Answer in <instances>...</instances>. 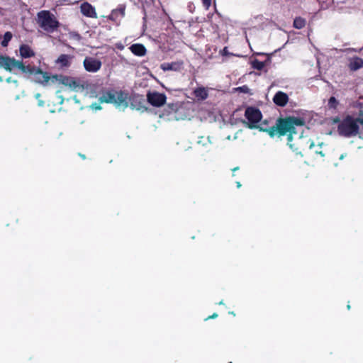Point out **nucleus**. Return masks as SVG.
Returning a JSON list of instances; mask_svg holds the SVG:
<instances>
[{"instance_id":"obj_1","label":"nucleus","mask_w":363,"mask_h":363,"mask_svg":"<svg viewBox=\"0 0 363 363\" xmlns=\"http://www.w3.org/2000/svg\"><path fill=\"white\" fill-rule=\"evenodd\" d=\"M245 117L247 122L244 121L243 123H245L250 129L257 128L260 131L267 133L271 138L276 135L281 137L287 135L289 147L294 150H298L294 148V144H292L291 141L293 135L297 134L296 128L305 125L306 122L303 118L296 116L280 117L277 118L276 124L271 127H264L263 124L258 125L257 123L261 121L262 114L259 109L252 106H249L245 109Z\"/></svg>"},{"instance_id":"obj_2","label":"nucleus","mask_w":363,"mask_h":363,"mask_svg":"<svg viewBox=\"0 0 363 363\" xmlns=\"http://www.w3.org/2000/svg\"><path fill=\"white\" fill-rule=\"evenodd\" d=\"M360 118H354L351 115H347L342 121L339 118L334 119L337 125V133L340 136L351 138L359 134V121Z\"/></svg>"},{"instance_id":"obj_3","label":"nucleus","mask_w":363,"mask_h":363,"mask_svg":"<svg viewBox=\"0 0 363 363\" xmlns=\"http://www.w3.org/2000/svg\"><path fill=\"white\" fill-rule=\"evenodd\" d=\"M0 67L8 72H12L13 68H18L23 73L37 75L40 73L41 69L30 65H25L23 61H19L13 57L0 54Z\"/></svg>"},{"instance_id":"obj_4","label":"nucleus","mask_w":363,"mask_h":363,"mask_svg":"<svg viewBox=\"0 0 363 363\" xmlns=\"http://www.w3.org/2000/svg\"><path fill=\"white\" fill-rule=\"evenodd\" d=\"M128 94L123 91H116L113 89L104 91L99 98V101L101 104H113L116 107L123 106L126 108L128 106Z\"/></svg>"},{"instance_id":"obj_5","label":"nucleus","mask_w":363,"mask_h":363,"mask_svg":"<svg viewBox=\"0 0 363 363\" xmlns=\"http://www.w3.org/2000/svg\"><path fill=\"white\" fill-rule=\"evenodd\" d=\"M38 26L47 33H52L60 27V22L50 11L43 10L37 13Z\"/></svg>"},{"instance_id":"obj_6","label":"nucleus","mask_w":363,"mask_h":363,"mask_svg":"<svg viewBox=\"0 0 363 363\" xmlns=\"http://www.w3.org/2000/svg\"><path fill=\"white\" fill-rule=\"evenodd\" d=\"M167 96L164 94L157 91H148L147 94V101L155 107H161L166 104Z\"/></svg>"},{"instance_id":"obj_7","label":"nucleus","mask_w":363,"mask_h":363,"mask_svg":"<svg viewBox=\"0 0 363 363\" xmlns=\"http://www.w3.org/2000/svg\"><path fill=\"white\" fill-rule=\"evenodd\" d=\"M83 64L85 69L89 72H96L101 67V62L99 60L91 57H86Z\"/></svg>"},{"instance_id":"obj_8","label":"nucleus","mask_w":363,"mask_h":363,"mask_svg":"<svg viewBox=\"0 0 363 363\" xmlns=\"http://www.w3.org/2000/svg\"><path fill=\"white\" fill-rule=\"evenodd\" d=\"M80 10L82 13L89 18H96L97 13L95 8L88 2H84L80 6Z\"/></svg>"},{"instance_id":"obj_9","label":"nucleus","mask_w":363,"mask_h":363,"mask_svg":"<svg viewBox=\"0 0 363 363\" xmlns=\"http://www.w3.org/2000/svg\"><path fill=\"white\" fill-rule=\"evenodd\" d=\"M73 56L67 54H61L57 59L55 60V63L60 68H67L71 65Z\"/></svg>"},{"instance_id":"obj_10","label":"nucleus","mask_w":363,"mask_h":363,"mask_svg":"<svg viewBox=\"0 0 363 363\" xmlns=\"http://www.w3.org/2000/svg\"><path fill=\"white\" fill-rule=\"evenodd\" d=\"M289 101V96L281 91H277L273 97V102L278 106L284 107Z\"/></svg>"},{"instance_id":"obj_11","label":"nucleus","mask_w":363,"mask_h":363,"mask_svg":"<svg viewBox=\"0 0 363 363\" xmlns=\"http://www.w3.org/2000/svg\"><path fill=\"white\" fill-rule=\"evenodd\" d=\"M125 6L124 4H120L117 9L111 11V14L108 16L109 20L116 22L121 18L125 16Z\"/></svg>"},{"instance_id":"obj_12","label":"nucleus","mask_w":363,"mask_h":363,"mask_svg":"<svg viewBox=\"0 0 363 363\" xmlns=\"http://www.w3.org/2000/svg\"><path fill=\"white\" fill-rule=\"evenodd\" d=\"M130 106L133 108H135L141 112H144L147 110L145 105L144 99L139 96L133 97L132 99Z\"/></svg>"},{"instance_id":"obj_13","label":"nucleus","mask_w":363,"mask_h":363,"mask_svg":"<svg viewBox=\"0 0 363 363\" xmlns=\"http://www.w3.org/2000/svg\"><path fill=\"white\" fill-rule=\"evenodd\" d=\"M348 67L351 71H357L363 67V59L359 57H354L349 60Z\"/></svg>"},{"instance_id":"obj_14","label":"nucleus","mask_w":363,"mask_h":363,"mask_svg":"<svg viewBox=\"0 0 363 363\" xmlns=\"http://www.w3.org/2000/svg\"><path fill=\"white\" fill-rule=\"evenodd\" d=\"M193 94L198 101H204L208 96V89L204 86H199L195 89Z\"/></svg>"},{"instance_id":"obj_15","label":"nucleus","mask_w":363,"mask_h":363,"mask_svg":"<svg viewBox=\"0 0 363 363\" xmlns=\"http://www.w3.org/2000/svg\"><path fill=\"white\" fill-rule=\"evenodd\" d=\"M130 51L137 56L143 57L146 54V48L143 44L135 43L130 47Z\"/></svg>"},{"instance_id":"obj_16","label":"nucleus","mask_w":363,"mask_h":363,"mask_svg":"<svg viewBox=\"0 0 363 363\" xmlns=\"http://www.w3.org/2000/svg\"><path fill=\"white\" fill-rule=\"evenodd\" d=\"M20 55L23 58H29L35 56L34 51L28 45L23 44L19 48Z\"/></svg>"},{"instance_id":"obj_17","label":"nucleus","mask_w":363,"mask_h":363,"mask_svg":"<svg viewBox=\"0 0 363 363\" xmlns=\"http://www.w3.org/2000/svg\"><path fill=\"white\" fill-rule=\"evenodd\" d=\"M72 79V77L70 76H66L63 74H54L52 76V81L54 80L58 81L60 84L66 86H69L71 80Z\"/></svg>"},{"instance_id":"obj_18","label":"nucleus","mask_w":363,"mask_h":363,"mask_svg":"<svg viewBox=\"0 0 363 363\" xmlns=\"http://www.w3.org/2000/svg\"><path fill=\"white\" fill-rule=\"evenodd\" d=\"M36 76V82L43 85L47 84L50 79H52V77L49 75V73L42 69L40 73H37Z\"/></svg>"},{"instance_id":"obj_19","label":"nucleus","mask_w":363,"mask_h":363,"mask_svg":"<svg viewBox=\"0 0 363 363\" xmlns=\"http://www.w3.org/2000/svg\"><path fill=\"white\" fill-rule=\"evenodd\" d=\"M69 87L74 91H82L86 88L84 84H82L79 80L75 79L74 77H72Z\"/></svg>"},{"instance_id":"obj_20","label":"nucleus","mask_w":363,"mask_h":363,"mask_svg":"<svg viewBox=\"0 0 363 363\" xmlns=\"http://www.w3.org/2000/svg\"><path fill=\"white\" fill-rule=\"evenodd\" d=\"M306 21L302 17H296L294 20L293 26L296 29H301L306 26Z\"/></svg>"},{"instance_id":"obj_21","label":"nucleus","mask_w":363,"mask_h":363,"mask_svg":"<svg viewBox=\"0 0 363 363\" xmlns=\"http://www.w3.org/2000/svg\"><path fill=\"white\" fill-rule=\"evenodd\" d=\"M179 104L178 103H169L167 106L166 111L167 113V115L172 114L173 113L177 112Z\"/></svg>"},{"instance_id":"obj_22","label":"nucleus","mask_w":363,"mask_h":363,"mask_svg":"<svg viewBox=\"0 0 363 363\" xmlns=\"http://www.w3.org/2000/svg\"><path fill=\"white\" fill-rule=\"evenodd\" d=\"M252 67L255 69L261 71L264 67V62H261L257 59H255L251 62Z\"/></svg>"},{"instance_id":"obj_23","label":"nucleus","mask_w":363,"mask_h":363,"mask_svg":"<svg viewBox=\"0 0 363 363\" xmlns=\"http://www.w3.org/2000/svg\"><path fill=\"white\" fill-rule=\"evenodd\" d=\"M12 33L9 31H7L4 33V38L1 43V45L3 47H6L9 43V41L11 40L12 38Z\"/></svg>"},{"instance_id":"obj_24","label":"nucleus","mask_w":363,"mask_h":363,"mask_svg":"<svg viewBox=\"0 0 363 363\" xmlns=\"http://www.w3.org/2000/svg\"><path fill=\"white\" fill-rule=\"evenodd\" d=\"M177 64L176 62H171V63H163L161 65V68L164 71H168V70H176V66Z\"/></svg>"},{"instance_id":"obj_25","label":"nucleus","mask_w":363,"mask_h":363,"mask_svg":"<svg viewBox=\"0 0 363 363\" xmlns=\"http://www.w3.org/2000/svg\"><path fill=\"white\" fill-rule=\"evenodd\" d=\"M339 105V101L335 96H331L328 100V106L330 108L336 109Z\"/></svg>"},{"instance_id":"obj_26","label":"nucleus","mask_w":363,"mask_h":363,"mask_svg":"<svg viewBox=\"0 0 363 363\" xmlns=\"http://www.w3.org/2000/svg\"><path fill=\"white\" fill-rule=\"evenodd\" d=\"M198 144L201 145L203 146L210 145L211 144V141L209 137L205 138L203 136L201 137L199 140L198 141Z\"/></svg>"},{"instance_id":"obj_27","label":"nucleus","mask_w":363,"mask_h":363,"mask_svg":"<svg viewBox=\"0 0 363 363\" xmlns=\"http://www.w3.org/2000/svg\"><path fill=\"white\" fill-rule=\"evenodd\" d=\"M212 0H202L203 6L205 7L206 10H208L211 5Z\"/></svg>"},{"instance_id":"obj_28","label":"nucleus","mask_w":363,"mask_h":363,"mask_svg":"<svg viewBox=\"0 0 363 363\" xmlns=\"http://www.w3.org/2000/svg\"><path fill=\"white\" fill-rule=\"evenodd\" d=\"M220 53L222 55H229V52H228V47H225L221 51H220Z\"/></svg>"},{"instance_id":"obj_29","label":"nucleus","mask_w":363,"mask_h":363,"mask_svg":"<svg viewBox=\"0 0 363 363\" xmlns=\"http://www.w3.org/2000/svg\"><path fill=\"white\" fill-rule=\"evenodd\" d=\"M218 316V313H214L211 315H209L207 318H206L205 320H210V319H214V318H216Z\"/></svg>"},{"instance_id":"obj_30","label":"nucleus","mask_w":363,"mask_h":363,"mask_svg":"<svg viewBox=\"0 0 363 363\" xmlns=\"http://www.w3.org/2000/svg\"><path fill=\"white\" fill-rule=\"evenodd\" d=\"M239 89H240L241 91L244 92V93H247V92H248V91H249V88H248L247 86H245H245H241V87H239Z\"/></svg>"},{"instance_id":"obj_31","label":"nucleus","mask_w":363,"mask_h":363,"mask_svg":"<svg viewBox=\"0 0 363 363\" xmlns=\"http://www.w3.org/2000/svg\"><path fill=\"white\" fill-rule=\"evenodd\" d=\"M308 142H310L309 149H311L314 146V143H313V141H311V140H308Z\"/></svg>"},{"instance_id":"obj_32","label":"nucleus","mask_w":363,"mask_h":363,"mask_svg":"<svg viewBox=\"0 0 363 363\" xmlns=\"http://www.w3.org/2000/svg\"><path fill=\"white\" fill-rule=\"evenodd\" d=\"M303 140L304 138H303V137L301 135H299L298 136V140H299V143H303Z\"/></svg>"},{"instance_id":"obj_33","label":"nucleus","mask_w":363,"mask_h":363,"mask_svg":"<svg viewBox=\"0 0 363 363\" xmlns=\"http://www.w3.org/2000/svg\"><path fill=\"white\" fill-rule=\"evenodd\" d=\"M6 81L8 83L11 82H12V80H11V77H9V78H7Z\"/></svg>"},{"instance_id":"obj_34","label":"nucleus","mask_w":363,"mask_h":363,"mask_svg":"<svg viewBox=\"0 0 363 363\" xmlns=\"http://www.w3.org/2000/svg\"><path fill=\"white\" fill-rule=\"evenodd\" d=\"M359 124L363 125V118H360V120L359 121Z\"/></svg>"},{"instance_id":"obj_35","label":"nucleus","mask_w":363,"mask_h":363,"mask_svg":"<svg viewBox=\"0 0 363 363\" xmlns=\"http://www.w3.org/2000/svg\"><path fill=\"white\" fill-rule=\"evenodd\" d=\"M236 184H237L238 188H240L241 186V184L240 182H238Z\"/></svg>"},{"instance_id":"obj_36","label":"nucleus","mask_w":363,"mask_h":363,"mask_svg":"<svg viewBox=\"0 0 363 363\" xmlns=\"http://www.w3.org/2000/svg\"><path fill=\"white\" fill-rule=\"evenodd\" d=\"M229 314L233 315V316H235V313L233 311H230Z\"/></svg>"},{"instance_id":"obj_37","label":"nucleus","mask_w":363,"mask_h":363,"mask_svg":"<svg viewBox=\"0 0 363 363\" xmlns=\"http://www.w3.org/2000/svg\"><path fill=\"white\" fill-rule=\"evenodd\" d=\"M238 169H239V167H235L234 169H233V171H238Z\"/></svg>"},{"instance_id":"obj_38","label":"nucleus","mask_w":363,"mask_h":363,"mask_svg":"<svg viewBox=\"0 0 363 363\" xmlns=\"http://www.w3.org/2000/svg\"><path fill=\"white\" fill-rule=\"evenodd\" d=\"M359 116H363V111H360Z\"/></svg>"},{"instance_id":"obj_39","label":"nucleus","mask_w":363,"mask_h":363,"mask_svg":"<svg viewBox=\"0 0 363 363\" xmlns=\"http://www.w3.org/2000/svg\"><path fill=\"white\" fill-rule=\"evenodd\" d=\"M80 156H81L83 159H85V155H80Z\"/></svg>"},{"instance_id":"obj_40","label":"nucleus","mask_w":363,"mask_h":363,"mask_svg":"<svg viewBox=\"0 0 363 363\" xmlns=\"http://www.w3.org/2000/svg\"><path fill=\"white\" fill-rule=\"evenodd\" d=\"M218 304H219V305L223 304V301H220V302L218 303Z\"/></svg>"},{"instance_id":"obj_41","label":"nucleus","mask_w":363,"mask_h":363,"mask_svg":"<svg viewBox=\"0 0 363 363\" xmlns=\"http://www.w3.org/2000/svg\"><path fill=\"white\" fill-rule=\"evenodd\" d=\"M347 308H348V309H350V304H348V305L347 306Z\"/></svg>"},{"instance_id":"obj_42","label":"nucleus","mask_w":363,"mask_h":363,"mask_svg":"<svg viewBox=\"0 0 363 363\" xmlns=\"http://www.w3.org/2000/svg\"><path fill=\"white\" fill-rule=\"evenodd\" d=\"M0 82H3V79L1 76H0Z\"/></svg>"},{"instance_id":"obj_43","label":"nucleus","mask_w":363,"mask_h":363,"mask_svg":"<svg viewBox=\"0 0 363 363\" xmlns=\"http://www.w3.org/2000/svg\"><path fill=\"white\" fill-rule=\"evenodd\" d=\"M96 108L101 109V106H97Z\"/></svg>"},{"instance_id":"obj_44","label":"nucleus","mask_w":363,"mask_h":363,"mask_svg":"<svg viewBox=\"0 0 363 363\" xmlns=\"http://www.w3.org/2000/svg\"><path fill=\"white\" fill-rule=\"evenodd\" d=\"M322 156H323L324 155L322 153V152H319Z\"/></svg>"}]
</instances>
